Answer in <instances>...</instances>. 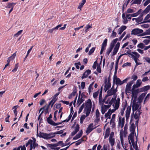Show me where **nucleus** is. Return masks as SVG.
<instances>
[{
	"label": "nucleus",
	"mask_w": 150,
	"mask_h": 150,
	"mask_svg": "<svg viewBox=\"0 0 150 150\" xmlns=\"http://www.w3.org/2000/svg\"><path fill=\"white\" fill-rule=\"evenodd\" d=\"M131 50H129L127 52V53L129 55V57L132 58L134 60L136 64V66L141 64V63L139 62H137L138 60H139L138 58L140 57V54L136 52H132V53H131Z\"/></svg>",
	"instance_id": "f257e3e1"
},
{
	"label": "nucleus",
	"mask_w": 150,
	"mask_h": 150,
	"mask_svg": "<svg viewBox=\"0 0 150 150\" xmlns=\"http://www.w3.org/2000/svg\"><path fill=\"white\" fill-rule=\"evenodd\" d=\"M150 10V4L141 13L139 17L136 19V22L139 23L141 22L143 20V16L144 15H145L149 12Z\"/></svg>",
	"instance_id": "f03ea898"
},
{
	"label": "nucleus",
	"mask_w": 150,
	"mask_h": 150,
	"mask_svg": "<svg viewBox=\"0 0 150 150\" xmlns=\"http://www.w3.org/2000/svg\"><path fill=\"white\" fill-rule=\"evenodd\" d=\"M143 32V30L138 28H134L132 31L131 35H137L138 36H142L146 35L145 33Z\"/></svg>",
	"instance_id": "7ed1b4c3"
},
{
	"label": "nucleus",
	"mask_w": 150,
	"mask_h": 150,
	"mask_svg": "<svg viewBox=\"0 0 150 150\" xmlns=\"http://www.w3.org/2000/svg\"><path fill=\"white\" fill-rule=\"evenodd\" d=\"M133 81H132L128 82L127 84L126 87L125 91L126 93H130L131 91V87L132 84L134 83Z\"/></svg>",
	"instance_id": "20e7f679"
},
{
	"label": "nucleus",
	"mask_w": 150,
	"mask_h": 150,
	"mask_svg": "<svg viewBox=\"0 0 150 150\" xmlns=\"http://www.w3.org/2000/svg\"><path fill=\"white\" fill-rule=\"evenodd\" d=\"M118 127H120L121 125V128H122L124 125L125 122V118L124 117H123L122 119V117L121 116L118 115Z\"/></svg>",
	"instance_id": "39448f33"
},
{
	"label": "nucleus",
	"mask_w": 150,
	"mask_h": 150,
	"mask_svg": "<svg viewBox=\"0 0 150 150\" xmlns=\"http://www.w3.org/2000/svg\"><path fill=\"white\" fill-rule=\"evenodd\" d=\"M93 123H90L88 126V127L87 128L86 132L87 134H88L91 132L93 130L96 129L97 127H93Z\"/></svg>",
	"instance_id": "423d86ee"
},
{
	"label": "nucleus",
	"mask_w": 150,
	"mask_h": 150,
	"mask_svg": "<svg viewBox=\"0 0 150 150\" xmlns=\"http://www.w3.org/2000/svg\"><path fill=\"white\" fill-rule=\"evenodd\" d=\"M139 105L136 103V100L134 99L132 105V110L133 111V114H134V111L137 110L139 108Z\"/></svg>",
	"instance_id": "0eeeda50"
},
{
	"label": "nucleus",
	"mask_w": 150,
	"mask_h": 150,
	"mask_svg": "<svg viewBox=\"0 0 150 150\" xmlns=\"http://www.w3.org/2000/svg\"><path fill=\"white\" fill-rule=\"evenodd\" d=\"M113 83H115L118 86L121 85L123 84L122 81H121L120 79L117 78V76L115 77H114L113 79Z\"/></svg>",
	"instance_id": "6e6552de"
},
{
	"label": "nucleus",
	"mask_w": 150,
	"mask_h": 150,
	"mask_svg": "<svg viewBox=\"0 0 150 150\" xmlns=\"http://www.w3.org/2000/svg\"><path fill=\"white\" fill-rule=\"evenodd\" d=\"M134 134H133L132 133H131L129 134V136H128L129 143L131 145V149H132V148L131 146V143L129 140H131L132 143L134 142Z\"/></svg>",
	"instance_id": "1a4fd4ad"
},
{
	"label": "nucleus",
	"mask_w": 150,
	"mask_h": 150,
	"mask_svg": "<svg viewBox=\"0 0 150 150\" xmlns=\"http://www.w3.org/2000/svg\"><path fill=\"white\" fill-rule=\"evenodd\" d=\"M105 86H104V90L105 92L110 88L111 86V84L110 83L107 82V79H106L105 80Z\"/></svg>",
	"instance_id": "9d476101"
},
{
	"label": "nucleus",
	"mask_w": 150,
	"mask_h": 150,
	"mask_svg": "<svg viewBox=\"0 0 150 150\" xmlns=\"http://www.w3.org/2000/svg\"><path fill=\"white\" fill-rule=\"evenodd\" d=\"M91 71L90 70L88 69L86 71L83 73V75L81 76V79H83L87 77L91 73Z\"/></svg>",
	"instance_id": "9b49d317"
},
{
	"label": "nucleus",
	"mask_w": 150,
	"mask_h": 150,
	"mask_svg": "<svg viewBox=\"0 0 150 150\" xmlns=\"http://www.w3.org/2000/svg\"><path fill=\"white\" fill-rule=\"evenodd\" d=\"M142 83V81L140 79H138L136 82V83L133 85L132 86V87H133V88H136L139 87Z\"/></svg>",
	"instance_id": "f8f14e48"
},
{
	"label": "nucleus",
	"mask_w": 150,
	"mask_h": 150,
	"mask_svg": "<svg viewBox=\"0 0 150 150\" xmlns=\"http://www.w3.org/2000/svg\"><path fill=\"white\" fill-rule=\"evenodd\" d=\"M127 103L126 101L125 103H123L122 104V107H123L121 110L120 113L121 116H123L124 111L127 106Z\"/></svg>",
	"instance_id": "ddd939ff"
},
{
	"label": "nucleus",
	"mask_w": 150,
	"mask_h": 150,
	"mask_svg": "<svg viewBox=\"0 0 150 150\" xmlns=\"http://www.w3.org/2000/svg\"><path fill=\"white\" fill-rule=\"evenodd\" d=\"M150 88V86L147 85L144 86L140 89V92H145L148 90Z\"/></svg>",
	"instance_id": "4468645a"
},
{
	"label": "nucleus",
	"mask_w": 150,
	"mask_h": 150,
	"mask_svg": "<svg viewBox=\"0 0 150 150\" xmlns=\"http://www.w3.org/2000/svg\"><path fill=\"white\" fill-rule=\"evenodd\" d=\"M110 132V127H107L105 131V134L104 137V139H106V138L108 137L109 135Z\"/></svg>",
	"instance_id": "2eb2a0df"
},
{
	"label": "nucleus",
	"mask_w": 150,
	"mask_h": 150,
	"mask_svg": "<svg viewBox=\"0 0 150 150\" xmlns=\"http://www.w3.org/2000/svg\"><path fill=\"white\" fill-rule=\"evenodd\" d=\"M39 137L45 139H48L47 134L40 132Z\"/></svg>",
	"instance_id": "dca6fc26"
},
{
	"label": "nucleus",
	"mask_w": 150,
	"mask_h": 150,
	"mask_svg": "<svg viewBox=\"0 0 150 150\" xmlns=\"http://www.w3.org/2000/svg\"><path fill=\"white\" fill-rule=\"evenodd\" d=\"M146 93H142L139 97L138 98V101L139 103H141L142 101V100L146 96Z\"/></svg>",
	"instance_id": "f3484780"
},
{
	"label": "nucleus",
	"mask_w": 150,
	"mask_h": 150,
	"mask_svg": "<svg viewBox=\"0 0 150 150\" xmlns=\"http://www.w3.org/2000/svg\"><path fill=\"white\" fill-rule=\"evenodd\" d=\"M83 134V131L82 130H81L79 133L77 134L73 138V140H76L80 138L82 135Z\"/></svg>",
	"instance_id": "a211bd4d"
},
{
	"label": "nucleus",
	"mask_w": 150,
	"mask_h": 150,
	"mask_svg": "<svg viewBox=\"0 0 150 150\" xmlns=\"http://www.w3.org/2000/svg\"><path fill=\"white\" fill-rule=\"evenodd\" d=\"M135 126L134 124V123H132L130 127V131L131 132V133H132L133 134H134L135 133Z\"/></svg>",
	"instance_id": "6ab92c4d"
},
{
	"label": "nucleus",
	"mask_w": 150,
	"mask_h": 150,
	"mask_svg": "<svg viewBox=\"0 0 150 150\" xmlns=\"http://www.w3.org/2000/svg\"><path fill=\"white\" fill-rule=\"evenodd\" d=\"M16 4V3H7V6L5 7L6 8H13V7L14 6H15V5Z\"/></svg>",
	"instance_id": "aec40b11"
},
{
	"label": "nucleus",
	"mask_w": 150,
	"mask_h": 150,
	"mask_svg": "<svg viewBox=\"0 0 150 150\" xmlns=\"http://www.w3.org/2000/svg\"><path fill=\"white\" fill-rule=\"evenodd\" d=\"M86 108H91L92 107V102L90 99H89L87 101L86 103Z\"/></svg>",
	"instance_id": "412c9836"
},
{
	"label": "nucleus",
	"mask_w": 150,
	"mask_h": 150,
	"mask_svg": "<svg viewBox=\"0 0 150 150\" xmlns=\"http://www.w3.org/2000/svg\"><path fill=\"white\" fill-rule=\"evenodd\" d=\"M127 28V27L125 25L121 26L118 29V34L120 35L123 31Z\"/></svg>",
	"instance_id": "4be33fe9"
},
{
	"label": "nucleus",
	"mask_w": 150,
	"mask_h": 150,
	"mask_svg": "<svg viewBox=\"0 0 150 150\" xmlns=\"http://www.w3.org/2000/svg\"><path fill=\"white\" fill-rule=\"evenodd\" d=\"M135 88H133V87H132V95H137L138 93L140 92V89H137L136 90H135Z\"/></svg>",
	"instance_id": "5701e85b"
},
{
	"label": "nucleus",
	"mask_w": 150,
	"mask_h": 150,
	"mask_svg": "<svg viewBox=\"0 0 150 150\" xmlns=\"http://www.w3.org/2000/svg\"><path fill=\"white\" fill-rule=\"evenodd\" d=\"M86 0H82L81 2L79 4V5L78 7V9H80L81 10V8L86 3Z\"/></svg>",
	"instance_id": "b1692460"
},
{
	"label": "nucleus",
	"mask_w": 150,
	"mask_h": 150,
	"mask_svg": "<svg viewBox=\"0 0 150 150\" xmlns=\"http://www.w3.org/2000/svg\"><path fill=\"white\" fill-rule=\"evenodd\" d=\"M47 146L50 148L52 149H54L55 147L58 146L57 144H47Z\"/></svg>",
	"instance_id": "393cba45"
},
{
	"label": "nucleus",
	"mask_w": 150,
	"mask_h": 150,
	"mask_svg": "<svg viewBox=\"0 0 150 150\" xmlns=\"http://www.w3.org/2000/svg\"><path fill=\"white\" fill-rule=\"evenodd\" d=\"M116 102L115 103V109H117L119 107L120 99L118 98L117 100L116 99Z\"/></svg>",
	"instance_id": "a878e982"
},
{
	"label": "nucleus",
	"mask_w": 150,
	"mask_h": 150,
	"mask_svg": "<svg viewBox=\"0 0 150 150\" xmlns=\"http://www.w3.org/2000/svg\"><path fill=\"white\" fill-rule=\"evenodd\" d=\"M114 91H113V90H112V89L108 90L107 92V96H111L114 95V96H115V94L114 93Z\"/></svg>",
	"instance_id": "bb28decb"
},
{
	"label": "nucleus",
	"mask_w": 150,
	"mask_h": 150,
	"mask_svg": "<svg viewBox=\"0 0 150 150\" xmlns=\"http://www.w3.org/2000/svg\"><path fill=\"white\" fill-rule=\"evenodd\" d=\"M20 148L21 149V150H26L25 145H23V146H20L17 148H14L13 149V150H20Z\"/></svg>",
	"instance_id": "cd10ccee"
},
{
	"label": "nucleus",
	"mask_w": 150,
	"mask_h": 150,
	"mask_svg": "<svg viewBox=\"0 0 150 150\" xmlns=\"http://www.w3.org/2000/svg\"><path fill=\"white\" fill-rule=\"evenodd\" d=\"M94 83V82H93L92 83H91L88 88V92L89 94H90L91 92L93 90V83Z\"/></svg>",
	"instance_id": "c85d7f7f"
},
{
	"label": "nucleus",
	"mask_w": 150,
	"mask_h": 150,
	"mask_svg": "<svg viewBox=\"0 0 150 150\" xmlns=\"http://www.w3.org/2000/svg\"><path fill=\"white\" fill-rule=\"evenodd\" d=\"M110 109H109L107 113H106L105 115V118L110 119L111 118V115L112 114L110 113Z\"/></svg>",
	"instance_id": "c756f323"
},
{
	"label": "nucleus",
	"mask_w": 150,
	"mask_h": 150,
	"mask_svg": "<svg viewBox=\"0 0 150 150\" xmlns=\"http://www.w3.org/2000/svg\"><path fill=\"white\" fill-rule=\"evenodd\" d=\"M113 47L110 45L109 47L107 49L106 52V55H109L110 52L112 51Z\"/></svg>",
	"instance_id": "7c9ffc66"
},
{
	"label": "nucleus",
	"mask_w": 150,
	"mask_h": 150,
	"mask_svg": "<svg viewBox=\"0 0 150 150\" xmlns=\"http://www.w3.org/2000/svg\"><path fill=\"white\" fill-rule=\"evenodd\" d=\"M55 133V132L54 133L50 132L49 134H47L48 139L55 137V135L56 134Z\"/></svg>",
	"instance_id": "2f4dec72"
},
{
	"label": "nucleus",
	"mask_w": 150,
	"mask_h": 150,
	"mask_svg": "<svg viewBox=\"0 0 150 150\" xmlns=\"http://www.w3.org/2000/svg\"><path fill=\"white\" fill-rule=\"evenodd\" d=\"M109 142L111 146H113L114 144L115 141L114 138H109Z\"/></svg>",
	"instance_id": "473e14b6"
},
{
	"label": "nucleus",
	"mask_w": 150,
	"mask_h": 150,
	"mask_svg": "<svg viewBox=\"0 0 150 150\" xmlns=\"http://www.w3.org/2000/svg\"><path fill=\"white\" fill-rule=\"evenodd\" d=\"M142 9H140L137 12L131 14V16L132 17H136L138 16L141 11Z\"/></svg>",
	"instance_id": "72a5a7b5"
},
{
	"label": "nucleus",
	"mask_w": 150,
	"mask_h": 150,
	"mask_svg": "<svg viewBox=\"0 0 150 150\" xmlns=\"http://www.w3.org/2000/svg\"><path fill=\"white\" fill-rule=\"evenodd\" d=\"M118 40V39L117 38L113 40L111 43L110 45L114 47L115 46V44L117 42Z\"/></svg>",
	"instance_id": "f704fd0d"
},
{
	"label": "nucleus",
	"mask_w": 150,
	"mask_h": 150,
	"mask_svg": "<svg viewBox=\"0 0 150 150\" xmlns=\"http://www.w3.org/2000/svg\"><path fill=\"white\" fill-rule=\"evenodd\" d=\"M47 122L50 125L54 126L55 122H54L51 119H47Z\"/></svg>",
	"instance_id": "c9c22d12"
},
{
	"label": "nucleus",
	"mask_w": 150,
	"mask_h": 150,
	"mask_svg": "<svg viewBox=\"0 0 150 150\" xmlns=\"http://www.w3.org/2000/svg\"><path fill=\"white\" fill-rule=\"evenodd\" d=\"M91 28H92V25H90L89 24L87 25L86 26L84 27L85 32L86 33L89 30V29Z\"/></svg>",
	"instance_id": "e433bc0d"
},
{
	"label": "nucleus",
	"mask_w": 150,
	"mask_h": 150,
	"mask_svg": "<svg viewBox=\"0 0 150 150\" xmlns=\"http://www.w3.org/2000/svg\"><path fill=\"white\" fill-rule=\"evenodd\" d=\"M145 47V45L142 43H140L137 45V47L141 49H143Z\"/></svg>",
	"instance_id": "4c0bfd02"
},
{
	"label": "nucleus",
	"mask_w": 150,
	"mask_h": 150,
	"mask_svg": "<svg viewBox=\"0 0 150 150\" xmlns=\"http://www.w3.org/2000/svg\"><path fill=\"white\" fill-rule=\"evenodd\" d=\"M86 116L84 115H82L80 119V122L81 124L83 123V120L85 119Z\"/></svg>",
	"instance_id": "58836bf2"
},
{
	"label": "nucleus",
	"mask_w": 150,
	"mask_h": 150,
	"mask_svg": "<svg viewBox=\"0 0 150 150\" xmlns=\"http://www.w3.org/2000/svg\"><path fill=\"white\" fill-rule=\"evenodd\" d=\"M84 141H86V140H84V139H83L82 138H81L77 141V142L75 144V145L76 146H78L80 144L83 142Z\"/></svg>",
	"instance_id": "ea45409f"
},
{
	"label": "nucleus",
	"mask_w": 150,
	"mask_h": 150,
	"mask_svg": "<svg viewBox=\"0 0 150 150\" xmlns=\"http://www.w3.org/2000/svg\"><path fill=\"white\" fill-rule=\"evenodd\" d=\"M116 96H115L114 97V98H112L110 100L109 102V104L110 105H111L113 103H115V101L116 100Z\"/></svg>",
	"instance_id": "a19ab883"
},
{
	"label": "nucleus",
	"mask_w": 150,
	"mask_h": 150,
	"mask_svg": "<svg viewBox=\"0 0 150 150\" xmlns=\"http://www.w3.org/2000/svg\"><path fill=\"white\" fill-rule=\"evenodd\" d=\"M107 39H105L102 44V46L105 47L107 45Z\"/></svg>",
	"instance_id": "79ce46f5"
},
{
	"label": "nucleus",
	"mask_w": 150,
	"mask_h": 150,
	"mask_svg": "<svg viewBox=\"0 0 150 150\" xmlns=\"http://www.w3.org/2000/svg\"><path fill=\"white\" fill-rule=\"evenodd\" d=\"M86 116H88L89 115L91 110V108H86Z\"/></svg>",
	"instance_id": "37998d69"
},
{
	"label": "nucleus",
	"mask_w": 150,
	"mask_h": 150,
	"mask_svg": "<svg viewBox=\"0 0 150 150\" xmlns=\"http://www.w3.org/2000/svg\"><path fill=\"white\" fill-rule=\"evenodd\" d=\"M116 117V115L115 114H113L112 115V118L110 122V124L111 125L112 122H115V118Z\"/></svg>",
	"instance_id": "c03bdc74"
},
{
	"label": "nucleus",
	"mask_w": 150,
	"mask_h": 150,
	"mask_svg": "<svg viewBox=\"0 0 150 150\" xmlns=\"http://www.w3.org/2000/svg\"><path fill=\"white\" fill-rule=\"evenodd\" d=\"M60 92H59L57 93L54 95L52 97V99L54 100H55L56 101L57 100V97L59 95Z\"/></svg>",
	"instance_id": "a18cd8bd"
},
{
	"label": "nucleus",
	"mask_w": 150,
	"mask_h": 150,
	"mask_svg": "<svg viewBox=\"0 0 150 150\" xmlns=\"http://www.w3.org/2000/svg\"><path fill=\"white\" fill-rule=\"evenodd\" d=\"M55 102L56 101L55 100H54L52 99V100L49 103L48 105L50 106V105H51V107H52Z\"/></svg>",
	"instance_id": "49530a36"
},
{
	"label": "nucleus",
	"mask_w": 150,
	"mask_h": 150,
	"mask_svg": "<svg viewBox=\"0 0 150 150\" xmlns=\"http://www.w3.org/2000/svg\"><path fill=\"white\" fill-rule=\"evenodd\" d=\"M99 93V90L97 91V92H94L93 93V97L94 98H97L98 96Z\"/></svg>",
	"instance_id": "de8ad7c7"
},
{
	"label": "nucleus",
	"mask_w": 150,
	"mask_h": 150,
	"mask_svg": "<svg viewBox=\"0 0 150 150\" xmlns=\"http://www.w3.org/2000/svg\"><path fill=\"white\" fill-rule=\"evenodd\" d=\"M85 106V105L84 103H83L82 104V105H81V106L80 107V108L79 109V110L78 111L79 113H81V112L83 108Z\"/></svg>",
	"instance_id": "09e8293b"
},
{
	"label": "nucleus",
	"mask_w": 150,
	"mask_h": 150,
	"mask_svg": "<svg viewBox=\"0 0 150 150\" xmlns=\"http://www.w3.org/2000/svg\"><path fill=\"white\" fill-rule=\"evenodd\" d=\"M142 0H134L132 3V4H140L142 1Z\"/></svg>",
	"instance_id": "8fccbe9b"
},
{
	"label": "nucleus",
	"mask_w": 150,
	"mask_h": 150,
	"mask_svg": "<svg viewBox=\"0 0 150 150\" xmlns=\"http://www.w3.org/2000/svg\"><path fill=\"white\" fill-rule=\"evenodd\" d=\"M70 144V142H69V143H68L66 145H64V144L63 143L62 141H59V142H58L57 144H58V145H59L60 144H61L62 145V146H65L66 145H68L69 144Z\"/></svg>",
	"instance_id": "3c124183"
},
{
	"label": "nucleus",
	"mask_w": 150,
	"mask_h": 150,
	"mask_svg": "<svg viewBox=\"0 0 150 150\" xmlns=\"http://www.w3.org/2000/svg\"><path fill=\"white\" fill-rule=\"evenodd\" d=\"M95 49V47H92L89 51L88 54L89 55H91L93 53Z\"/></svg>",
	"instance_id": "603ef678"
},
{
	"label": "nucleus",
	"mask_w": 150,
	"mask_h": 150,
	"mask_svg": "<svg viewBox=\"0 0 150 150\" xmlns=\"http://www.w3.org/2000/svg\"><path fill=\"white\" fill-rule=\"evenodd\" d=\"M131 65V63L130 62H127L124 63L122 66L123 67H124L127 66H130Z\"/></svg>",
	"instance_id": "864d4df0"
},
{
	"label": "nucleus",
	"mask_w": 150,
	"mask_h": 150,
	"mask_svg": "<svg viewBox=\"0 0 150 150\" xmlns=\"http://www.w3.org/2000/svg\"><path fill=\"white\" fill-rule=\"evenodd\" d=\"M141 106L137 110V111L135 113V114H136L138 116H140V114H141V113H142L140 112V110L141 108Z\"/></svg>",
	"instance_id": "5fc2aeb1"
},
{
	"label": "nucleus",
	"mask_w": 150,
	"mask_h": 150,
	"mask_svg": "<svg viewBox=\"0 0 150 150\" xmlns=\"http://www.w3.org/2000/svg\"><path fill=\"white\" fill-rule=\"evenodd\" d=\"M18 64L17 63V64H15L14 68L13 70H12V71L13 72H16L17 71V70L18 68Z\"/></svg>",
	"instance_id": "6e6d98bb"
},
{
	"label": "nucleus",
	"mask_w": 150,
	"mask_h": 150,
	"mask_svg": "<svg viewBox=\"0 0 150 150\" xmlns=\"http://www.w3.org/2000/svg\"><path fill=\"white\" fill-rule=\"evenodd\" d=\"M100 113L99 112V110L98 109H97L96 110V118H99L100 117Z\"/></svg>",
	"instance_id": "4d7b16f0"
},
{
	"label": "nucleus",
	"mask_w": 150,
	"mask_h": 150,
	"mask_svg": "<svg viewBox=\"0 0 150 150\" xmlns=\"http://www.w3.org/2000/svg\"><path fill=\"white\" fill-rule=\"evenodd\" d=\"M130 113V112H129V111H126L125 116L126 119L127 120L129 119V117Z\"/></svg>",
	"instance_id": "13d9d810"
},
{
	"label": "nucleus",
	"mask_w": 150,
	"mask_h": 150,
	"mask_svg": "<svg viewBox=\"0 0 150 150\" xmlns=\"http://www.w3.org/2000/svg\"><path fill=\"white\" fill-rule=\"evenodd\" d=\"M79 98H78V99L77 100V102L79 104V105H80L84 101V100L81 98L80 99H79Z\"/></svg>",
	"instance_id": "bf43d9fd"
},
{
	"label": "nucleus",
	"mask_w": 150,
	"mask_h": 150,
	"mask_svg": "<svg viewBox=\"0 0 150 150\" xmlns=\"http://www.w3.org/2000/svg\"><path fill=\"white\" fill-rule=\"evenodd\" d=\"M33 140L32 139H29L28 141L26 143L25 145L26 146H27L28 145L30 144H32V143H33Z\"/></svg>",
	"instance_id": "052dcab7"
},
{
	"label": "nucleus",
	"mask_w": 150,
	"mask_h": 150,
	"mask_svg": "<svg viewBox=\"0 0 150 150\" xmlns=\"http://www.w3.org/2000/svg\"><path fill=\"white\" fill-rule=\"evenodd\" d=\"M120 141L121 144L122 146H123L124 144V140L123 139V137L122 135L120 134Z\"/></svg>",
	"instance_id": "680f3d73"
},
{
	"label": "nucleus",
	"mask_w": 150,
	"mask_h": 150,
	"mask_svg": "<svg viewBox=\"0 0 150 150\" xmlns=\"http://www.w3.org/2000/svg\"><path fill=\"white\" fill-rule=\"evenodd\" d=\"M150 42V40L145 39L143 41V42L146 45H148L149 42Z\"/></svg>",
	"instance_id": "e2e57ef3"
},
{
	"label": "nucleus",
	"mask_w": 150,
	"mask_h": 150,
	"mask_svg": "<svg viewBox=\"0 0 150 150\" xmlns=\"http://www.w3.org/2000/svg\"><path fill=\"white\" fill-rule=\"evenodd\" d=\"M79 126L78 124H77L75 127V130L74 131L76 132H77L79 131Z\"/></svg>",
	"instance_id": "0e129e2a"
},
{
	"label": "nucleus",
	"mask_w": 150,
	"mask_h": 150,
	"mask_svg": "<svg viewBox=\"0 0 150 150\" xmlns=\"http://www.w3.org/2000/svg\"><path fill=\"white\" fill-rule=\"evenodd\" d=\"M23 30H21L19 31L17 33L14 35V36L16 37H18V35H20L21 34Z\"/></svg>",
	"instance_id": "69168bd1"
},
{
	"label": "nucleus",
	"mask_w": 150,
	"mask_h": 150,
	"mask_svg": "<svg viewBox=\"0 0 150 150\" xmlns=\"http://www.w3.org/2000/svg\"><path fill=\"white\" fill-rule=\"evenodd\" d=\"M126 33L125 32H124L122 34V35H121V36L119 37V40L120 41L122 39V38L124 37V36L125 35Z\"/></svg>",
	"instance_id": "338daca9"
},
{
	"label": "nucleus",
	"mask_w": 150,
	"mask_h": 150,
	"mask_svg": "<svg viewBox=\"0 0 150 150\" xmlns=\"http://www.w3.org/2000/svg\"><path fill=\"white\" fill-rule=\"evenodd\" d=\"M118 50L114 48L113 51L112 52V56L115 55L117 53Z\"/></svg>",
	"instance_id": "774afa93"
}]
</instances>
